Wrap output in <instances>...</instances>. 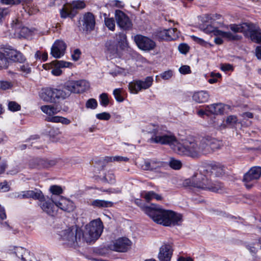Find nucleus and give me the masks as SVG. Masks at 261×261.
Returning <instances> with one entry per match:
<instances>
[{
	"mask_svg": "<svg viewBox=\"0 0 261 261\" xmlns=\"http://www.w3.org/2000/svg\"><path fill=\"white\" fill-rule=\"evenodd\" d=\"M144 212L154 222L165 226L180 225L183 221L181 214L165 210L157 205L145 207Z\"/></svg>",
	"mask_w": 261,
	"mask_h": 261,
	"instance_id": "f257e3e1",
	"label": "nucleus"
},
{
	"mask_svg": "<svg viewBox=\"0 0 261 261\" xmlns=\"http://www.w3.org/2000/svg\"><path fill=\"white\" fill-rule=\"evenodd\" d=\"M205 139L189 138L182 143H177L176 149L180 155H187L192 158H198L201 155L207 154V146Z\"/></svg>",
	"mask_w": 261,
	"mask_h": 261,
	"instance_id": "f03ea898",
	"label": "nucleus"
},
{
	"mask_svg": "<svg viewBox=\"0 0 261 261\" xmlns=\"http://www.w3.org/2000/svg\"><path fill=\"white\" fill-rule=\"evenodd\" d=\"M185 184L193 188L213 192H219L223 187L221 182L212 181L206 175L201 174H195L191 179L186 180Z\"/></svg>",
	"mask_w": 261,
	"mask_h": 261,
	"instance_id": "7ed1b4c3",
	"label": "nucleus"
},
{
	"mask_svg": "<svg viewBox=\"0 0 261 261\" xmlns=\"http://www.w3.org/2000/svg\"><path fill=\"white\" fill-rule=\"evenodd\" d=\"M147 131L152 135L148 142L152 143H159L163 145L175 144L177 140L176 138L171 135H168L166 132H163L159 126L153 124L147 126Z\"/></svg>",
	"mask_w": 261,
	"mask_h": 261,
	"instance_id": "20e7f679",
	"label": "nucleus"
},
{
	"mask_svg": "<svg viewBox=\"0 0 261 261\" xmlns=\"http://www.w3.org/2000/svg\"><path fill=\"white\" fill-rule=\"evenodd\" d=\"M61 239L68 246H79L82 240V230L76 225L72 226L60 231Z\"/></svg>",
	"mask_w": 261,
	"mask_h": 261,
	"instance_id": "39448f33",
	"label": "nucleus"
},
{
	"mask_svg": "<svg viewBox=\"0 0 261 261\" xmlns=\"http://www.w3.org/2000/svg\"><path fill=\"white\" fill-rule=\"evenodd\" d=\"M103 229V223L99 218L91 221L85 226V231H82V240L87 243L94 242L100 236Z\"/></svg>",
	"mask_w": 261,
	"mask_h": 261,
	"instance_id": "423d86ee",
	"label": "nucleus"
},
{
	"mask_svg": "<svg viewBox=\"0 0 261 261\" xmlns=\"http://www.w3.org/2000/svg\"><path fill=\"white\" fill-rule=\"evenodd\" d=\"M86 5L83 1H73L71 5H64L60 10V15L62 18H73L77 13V9H83Z\"/></svg>",
	"mask_w": 261,
	"mask_h": 261,
	"instance_id": "0eeeda50",
	"label": "nucleus"
},
{
	"mask_svg": "<svg viewBox=\"0 0 261 261\" xmlns=\"http://www.w3.org/2000/svg\"><path fill=\"white\" fill-rule=\"evenodd\" d=\"M261 176V167L254 166L244 175L243 181L248 189H251Z\"/></svg>",
	"mask_w": 261,
	"mask_h": 261,
	"instance_id": "6e6552de",
	"label": "nucleus"
},
{
	"mask_svg": "<svg viewBox=\"0 0 261 261\" xmlns=\"http://www.w3.org/2000/svg\"><path fill=\"white\" fill-rule=\"evenodd\" d=\"M66 87L67 89H70L71 93H81L89 90L90 84L84 80L69 81L66 82Z\"/></svg>",
	"mask_w": 261,
	"mask_h": 261,
	"instance_id": "1a4fd4ad",
	"label": "nucleus"
},
{
	"mask_svg": "<svg viewBox=\"0 0 261 261\" xmlns=\"http://www.w3.org/2000/svg\"><path fill=\"white\" fill-rule=\"evenodd\" d=\"M153 78L146 77L144 81L136 80L129 83L128 88L131 93L137 94L139 91L149 88L152 84Z\"/></svg>",
	"mask_w": 261,
	"mask_h": 261,
	"instance_id": "9d476101",
	"label": "nucleus"
},
{
	"mask_svg": "<svg viewBox=\"0 0 261 261\" xmlns=\"http://www.w3.org/2000/svg\"><path fill=\"white\" fill-rule=\"evenodd\" d=\"M132 242L127 238H118L109 245V248L113 251L125 252L130 248Z\"/></svg>",
	"mask_w": 261,
	"mask_h": 261,
	"instance_id": "9b49d317",
	"label": "nucleus"
},
{
	"mask_svg": "<svg viewBox=\"0 0 261 261\" xmlns=\"http://www.w3.org/2000/svg\"><path fill=\"white\" fill-rule=\"evenodd\" d=\"M134 41L138 47L143 50H152L156 45L152 40L141 35H136L134 37Z\"/></svg>",
	"mask_w": 261,
	"mask_h": 261,
	"instance_id": "f8f14e48",
	"label": "nucleus"
},
{
	"mask_svg": "<svg viewBox=\"0 0 261 261\" xmlns=\"http://www.w3.org/2000/svg\"><path fill=\"white\" fill-rule=\"evenodd\" d=\"M57 163L56 160H48L41 158H34L30 161L29 166L31 168H48L55 166Z\"/></svg>",
	"mask_w": 261,
	"mask_h": 261,
	"instance_id": "ddd939ff",
	"label": "nucleus"
},
{
	"mask_svg": "<svg viewBox=\"0 0 261 261\" xmlns=\"http://www.w3.org/2000/svg\"><path fill=\"white\" fill-rule=\"evenodd\" d=\"M245 37L253 42L261 44V29L256 24L250 22Z\"/></svg>",
	"mask_w": 261,
	"mask_h": 261,
	"instance_id": "4468645a",
	"label": "nucleus"
},
{
	"mask_svg": "<svg viewBox=\"0 0 261 261\" xmlns=\"http://www.w3.org/2000/svg\"><path fill=\"white\" fill-rule=\"evenodd\" d=\"M115 17L117 25L124 30L131 28L132 24L128 16L123 12L116 10L115 12Z\"/></svg>",
	"mask_w": 261,
	"mask_h": 261,
	"instance_id": "2eb2a0df",
	"label": "nucleus"
},
{
	"mask_svg": "<svg viewBox=\"0 0 261 261\" xmlns=\"http://www.w3.org/2000/svg\"><path fill=\"white\" fill-rule=\"evenodd\" d=\"M104 51L111 59L117 58L119 56L118 43L114 39H108L105 43Z\"/></svg>",
	"mask_w": 261,
	"mask_h": 261,
	"instance_id": "dca6fc26",
	"label": "nucleus"
},
{
	"mask_svg": "<svg viewBox=\"0 0 261 261\" xmlns=\"http://www.w3.org/2000/svg\"><path fill=\"white\" fill-rule=\"evenodd\" d=\"M82 28L84 31L90 32L94 30L95 26V17L91 12L85 13L81 20Z\"/></svg>",
	"mask_w": 261,
	"mask_h": 261,
	"instance_id": "f3484780",
	"label": "nucleus"
},
{
	"mask_svg": "<svg viewBox=\"0 0 261 261\" xmlns=\"http://www.w3.org/2000/svg\"><path fill=\"white\" fill-rule=\"evenodd\" d=\"M167 166V163L158 161L156 160H151L150 161H146L142 168L144 170H149L155 172H160L162 168L165 167Z\"/></svg>",
	"mask_w": 261,
	"mask_h": 261,
	"instance_id": "a211bd4d",
	"label": "nucleus"
},
{
	"mask_svg": "<svg viewBox=\"0 0 261 261\" xmlns=\"http://www.w3.org/2000/svg\"><path fill=\"white\" fill-rule=\"evenodd\" d=\"M66 47V44L63 41L58 40L53 45L50 54L55 58H60L64 55Z\"/></svg>",
	"mask_w": 261,
	"mask_h": 261,
	"instance_id": "6ab92c4d",
	"label": "nucleus"
},
{
	"mask_svg": "<svg viewBox=\"0 0 261 261\" xmlns=\"http://www.w3.org/2000/svg\"><path fill=\"white\" fill-rule=\"evenodd\" d=\"M5 55L7 56L9 60L17 63H22L26 61L25 57L19 51L12 48H6Z\"/></svg>",
	"mask_w": 261,
	"mask_h": 261,
	"instance_id": "aec40b11",
	"label": "nucleus"
},
{
	"mask_svg": "<svg viewBox=\"0 0 261 261\" xmlns=\"http://www.w3.org/2000/svg\"><path fill=\"white\" fill-rule=\"evenodd\" d=\"M41 207L44 212L50 216L54 217L57 213L58 210L56 201L53 199L41 202Z\"/></svg>",
	"mask_w": 261,
	"mask_h": 261,
	"instance_id": "412c9836",
	"label": "nucleus"
},
{
	"mask_svg": "<svg viewBox=\"0 0 261 261\" xmlns=\"http://www.w3.org/2000/svg\"><path fill=\"white\" fill-rule=\"evenodd\" d=\"M172 252V246L169 244H164L160 248L158 258L160 261H170Z\"/></svg>",
	"mask_w": 261,
	"mask_h": 261,
	"instance_id": "4be33fe9",
	"label": "nucleus"
},
{
	"mask_svg": "<svg viewBox=\"0 0 261 261\" xmlns=\"http://www.w3.org/2000/svg\"><path fill=\"white\" fill-rule=\"evenodd\" d=\"M202 139H205V144L207 146V154L210 153L211 150L214 151L216 149H219L222 145L221 141L218 140L211 136H207L202 137Z\"/></svg>",
	"mask_w": 261,
	"mask_h": 261,
	"instance_id": "5701e85b",
	"label": "nucleus"
},
{
	"mask_svg": "<svg viewBox=\"0 0 261 261\" xmlns=\"http://www.w3.org/2000/svg\"><path fill=\"white\" fill-rule=\"evenodd\" d=\"M51 64L54 67L51 70V73L56 76H59L62 74V71L60 69L61 68L70 67L72 65V63L62 60L53 61L51 62Z\"/></svg>",
	"mask_w": 261,
	"mask_h": 261,
	"instance_id": "b1692460",
	"label": "nucleus"
},
{
	"mask_svg": "<svg viewBox=\"0 0 261 261\" xmlns=\"http://www.w3.org/2000/svg\"><path fill=\"white\" fill-rule=\"evenodd\" d=\"M57 209L60 208L61 210L68 213L73 211L75 208L74 203L67 199L61 197L58 201H56Z\"/></svg>",
	"mask_w": 261,
	"mask_h": 261,
	"instance_id": "393cba45",
	"label": "nucleus"
},
{
	"mask_svg": "<svg viewBox=\"0 0 261 261\" xmlns=\"http://www.w3.org/2000/svg\"><path fill=\"white\" fill-rule=\"evenodd\" d=\"M53 92L55 102H56L57 100L65 99L68 97L71 94L70 89H67L66 87V83L62 89L53 88Z\"/></svg>",
	"mask_w": 261,
	"mask_h": 261,
	"instance_id": "a878e982",
	"label": "nucleus"
},
{
	"mask_svg": "<svg viewBox=\"0 0 261 261\" xmlns=\"http://www.w3.org/2000/svg\"><path fill=\"white\" fill-rule=\"evenodd\" d=\"M15 197L20 198H32L34 199H38L40 201L44 198L42 193L40 191L35 192L32 190L23 191L22 192V194H18V195L17 196L15 195Z\"/></svg>",
	"mask_w": 261,
	"mask_h": 261,
	"instance_id": "bb28decb",
	"label": "nucleus"
},
{
	"mask_svg": "<svg viewBox=\"0 0 261 261\" xmlns=\"http://www.w3.org/2000/svg\"><path fill=\"white\" fill-rule=\"evenodd\" d=\"M39 96L44 101L55 102L53 88L48 87L42 88Z\"/></svg>",
	"mask_w": 261,
	"mask_h": 261,
	"instance_id": "cd10ccee",
	"label": "nucleus"
},
{
	"mask_svg": "<svg viewBox=\"0 0 261 261\" xmlns=\"http://www.w3.org/2000/svg\"><path fill=\"white\" fill-rule=\"evenodd\" d=\"M11 25L15 32L19 33L21 37H25V36L29 35L30 33V31L28 28L21 27L18 19L13 20Z\"/></svg>",
	"mask_w": 261,
	"mask_h": 261,
	"instance_id": "c85d7f7f",
	"label": "nucleus"
},
{
	"mask_svg": "<svg viewBox=\"0 0 261 261\" xmlns=\"http://www.w3.org/2000/svg\"><path fill=\"white\" fill-rule=\"evenodd\" d=\"M209 97L210 94L208 92L206 91H200L195 92L192 96L193 100L198 103L206 102L208 101Z\"/></svg>",
	"mask_w": 261,
	"mask_h": 261,
	"instance_id": "c756f323",
	"label": "nucleus"
},
{
	"mask_svg": "<svg viewBox=\"0 0 261 261\" xmlns=\"http://www.w3.org/2000/svg\"><path fill=\"white\" fill-rule=\"evenodd\" d=\"M249 24L250 22H244L239 24H230L229 27L233 33H242L245 36Z\"/></svg>",
	"mask_w": 261,
	"mask_h": 261,
	"instance_id": "7c9ffc66",
	"label": "nucleus"
},
{
	"mask_svg": "<svg viewBox=\"0 0 261 261\" xmlns=\"http://www.w3.org/2000/svg\"><path fill=\"white\" fill-rule=\"evenodd\" d=\"M177 32V29L175 28H171L168 30H165L161 32L160 35L163 39L171 41L176 39L177 37L175 33Z\"/></svg>",
	"mask_w": 261,
	"mask_h": 261,
	"instance_id": "2f4dec72",
	"label": "nucleus"
},
{
	"mask_svg": "<svg viewBox=\"0 0 261 261\" xmlns=\"http://www.w3.org/2000/svg\"><path fill=\"white\" fill-rule=\"evenodd\" d=\"M14 253L18 258H20L22 261H31L30 257H25L24 255H29L28 251L21 247H14Z\"/></svg>",
	"mask_w": 261,
	"mask_h": 261,
	"instance_id": "473e14b6",
	"label": "nucleus"
},
{
	"mask_svg": "<svg viewBox=\"0 0 261 261\" xmlns=\"http://www.w3.org/2000/svg\"><path fill=\"white\" fill-rule=\"evenodd\" d=\"M206 111L211 114L218 115L223 113L224 109L221 103H214L206 107Z\"/></svg>",
	"mask_w": 261,
	"mask_h": 261,
	"instance_id": "72a5a7b5",
	"label": "nucleus"
},
{
	"mask_svg": "<svg viewBox=\"0 0 261 261\" xmlns=\"http://www.w3.org/2000/svg\"><path fill=\"white\" fill-rule=\"evenodd\" d=\"M91 205L98 208L110 207L113 206V203L109 201L96 199L92 202Z\"/></svg>",
	"mask_w": 261,
	"mask_h": 261,
	"instance_id": "f704fd0d",
	"label": "nucleus"
},
{
	"mask_svg": "<svg viewBox=\"0 0 261 261\" xmlns=\"http://www.w3.org/2000/svg\"><path fill=\"white\" fill-rule=\"evenodd\" d=\"M41 110L43 113L49 116V117H51L60 112L59 109L54 106H43L41 107Z\"/></svg>",
	"mask_w": 261,
	"mask_h": 261,
	"instance_id": "c9c22d12",
	"label": "nucleus"
},
{
	"mask_svg": "<svg viewBox=\"0 0 261 261\" xmlns=\"http://www.w3.org/2000/svg\"><path fill=\"white\" fill-rule=\"evenodd\" d=\"M17 70L24 74H28L31 72V67L30 64L26 61L22 63H18L16 65Z\"/></svg>",
	"mask_w": 261,
	"mask_h": 261,
	"instance_id": "e433bc0d",
	"label": "nucleus"
},
{
	"mask_svg": "<svg viewBox=\"0 0 261 261\" xmlns=\"http://www.w3.org/2000/svg\"><path fill=\"white\" fill-rule=\"evenodd\" d=\"M116 36L117 43L119 44L121 49H124L128 46L126 35L123 33H119L118 34H116Z\"/></svg>",
	"mask_w": 261,
	"mask_h": 261,
	"instance_id": "4c0bfd02",
	"label": "nucleus"
},
{
	"mask_svg": "<svg viewBox=\"0 0 261 261\" xmlns=\"http://www.w3.org/2000/svg\"><path fill=\"white\" fill-rule=\"evenodd\" d=\"M9 59L4 50L3 53H0V67L6 69L9 66Z\"/></svg>",
	"mask_w": 261,
	"mask_h": 261,
	"instance_id": "58836bf2",
	"label": "nucleus"
},
{
	"mask_svg": "<svg viewBox=\"0 0 261 261\" xmlns=\"http://www.w3.org/2000/svg\"><path fill=\"white\" fill-rule=\"evenodd\" d=\"M223 38L227 39L228 41H239L242 38V37L230 32H225Z\"/></svg>",
	"mask_w": 261,
	"mask_h": 261,
	"instance_id": "ea45409f",
	"label": "nucleus"
},
{
	"mask_svg": "<svg viewBox=\"0 0 261 261\" xmlns=\"http://www.w3.org/2000/svg\"><path fill=\"white\" fill-rule=\"evenodd\" d=\"M167 165H169L173 169L178 170L181 168L182 163L179 160L171 158L169 163H167Z\"/></svg>",
	"mask_w": 261,
	"mask_h": 261,
	"instance_id": "a19ab883",
	"label": "nucleus"
},
{
	"mask_svg": "<svg viewBox=\"0 0 261 261\" xmlns=\"http://www.w3.org/2000/svg\"><path fill=\"white\" fill-rule=\"evenodd\" d=\"M212 172L219 176L224 173V167L220 164L214 165L212 167Z\"/></svg>",
	"mask_w": 261,
	"mask_h": 261,
	"instance_id": "79ce46f5",
	"label": "nucleus"
},
{
	"mask_svg": "<svg viewBox=\"0 0 261 261\" xmlns=\"http://www.w3.org/2000/svg\"><path fill=\"white\" fill-rule=\"evenodd\" d=\"M154 192L151 191H143L141 193V196L142 198H144L147 202H149L152 199H154Z\"/></svg>",
	"mask_w": 261,
	"mask_h": 261,
	"instance_id": "37998d69",
	"label": "nucleus"
},
{
	"mask_svg": "<svg viewBox=\"0 0 261 261\" xmlns=\"http://www.w3.org/2000/svg\"><path fill=\"white\" fill-rule=\"evenodd\" d=\"M104 182H108L110 184H114L115 182V175L112 173L108 172L105 176L101 179Z\"/></svg>",
	"mask_w": 261,
	"mask_h": 261,
	"instance_id": "c03bdc74",
	"label": "nucleus"
},
{
	"mask_svg": "<svg viewBox=\"0 0 261 261\" xmlns=\"http://www.w3.org/2000/svg\"><path fill=\"white\" fill-rule=\"evenodd\" d=\"M105 22L106 27L111 31H114L115 28V20L113 18H105Z\"/></svg>",
	"mask_w": 261,
	"mask_h": 261,
	"instance_id": "a18cd8bd",
	"label": "nucleus"
},
{
	"mask_svg": "<svg viewBox=\"0 0 261 261\" xmlns=\"http://www.w3.org/2000/svg\"><path fill=\"white\" fill-rule=\"evenodd\" d=\"M21 109V106L15 101H9L8 103V109L12 112H15L19 111Z\"/></svg>",
	"mask_w": 261,
	"mask_h": 261,
	"instance_id": "49530a36",
	"label": "nucleus"
},
{
	"mask_svg": "<svg viewBox=\"0 0 261 261\" xmlns=\"http://www.w3.org/2000/svg\"><path fill=\"white\" fill-rule=\"evenodd\" d=\"M128 158L127 157H123L121 156H116L114 157H107L106 158V160L107 162H112V161H117V162H121L124 161L127 162L128 161Z\"/></svg>",
	"mask_w": 261,
	"mask_h": 261,
	"instance_id": "de8ad7c7",
	"label": "nucleus"
},
{
	"mask_svg": "<svg viewBox=\"0 0 261 261\" xmlns=\"http://www.w3.org/2000/svg\"><path fill=\"white\" fill-rule=\"evenodd\" d=\"M97 107V102L95 99L90 98L86 103V107L88 109H95Z\"/></svg>",
	"mask_w": 261,
	"mask_h": 261,
	"instance_id": "09e8293b",
	"label": "nucleus"
},
{
	"mask_svg": "<svg viewBox=\"0 0 261 261\" xmlns=\"http://www.w3.org/2000/svg\"><path fill=\"white\" fill-rule=\"evenodd\" d=\"M49 190L53 194L57 195H59L62 194L63 192L62 188L60 186L57 185H53L50 186Z\"/></svg>",
	"mask_w": 261,
	"mask_h": 261,
	"instance_id": "8fccbe9b",
	"label": "nucleus"
},
{
	"mask_svg": "<svg viewBox=\"0 0 261 261\" xmlns=\"http://www.w3.org/2000/svg\"><path fill=\"white\" fill-rule=\"evenodd\" d=\"M100 103L101 105L103 107H107L109 103V99L108 98V94L106 93H103L100 95Z\"/></svg>",
	"mask_w": 261,
	"mask_h": 261,
	"instance_id": "3c124183",
	"label": "nucleus"
},
{
	"mask_svg": "<svg viewBox=\"0 0 261 261\" xmlns=\"http://www.w3.org/2000/svg\"><path fill=\"white\" fill-rule=\"evenodd\" d=\"M13 86L11 82L5 81H0V89L2 90H6L11 89Z\"/></svg>",
	"mask_w": 261,
	"mask_h": 261,
	"instance_id": "603ef678",
	"label": "nucleus"
},
{
	"mask_svg": "<svg viewBox=\"0 0 261 261\" xmlns=\"http://www.w3.org/2000/svg\"><path fill=\"white\" fill-rule=\"evenodd\" d=\"M113 94L116 100L118 102H122L124 100L121 94L120 89H115L113 91Z\"/></svg>",
	"mask_w": 261,
	"mask_h": 261,
	"instance_id": "864d4df0",
	"label": "nucleus"
},
{
	"mask_svg": "<svg viewBox=\"0 0 261 261\" xmlns=\"http://www.w3.org/2000/svg\"><path fill=\"white\" fill-rule=\"evenodd\" d=\"M238 121V119L236 116L230 115L227 117L226 119V123L230 126L233 125Z\"/></svg>",
	"mask_w": 261,
	"mask_h": 261,
	"instance_id": "5fc2aeb1",
	"label": "nucleus"
},
{
	"mask_svg": "<svg viewBox=\"0 0 261 261\" xmlns=\"http://www.w3.org/2000/svg\"><path fill=\"white\" fill-rule=\"evenodd\" d=\"M221 77V75L219 73H214L213 72L211 73V78L208 79V82L210 84L216 83L218 81V78H220Z\"/></svg>",
	"mask_w": 261,
	"mask_h": 261,
	"instance_id": "6e6d98bb",
	"label": "nucleus"
},
{
	"mask_svg": "<svg viewBox=\"0 0 261 261\" xmlns=\"http://www.w3.org/2000/svg\"><path fill=\"white\" fill-rule=\"evenodd\" d=\"M256 246L258 247V244H252L246 246L247 248L249 250L250 252L252 254V255H254L257 251V247Z\"/></svg>",
	"mask_w": 261,
	"mask_h": 261,
	"instance_id": "4d7b16f0",
	"label": "nucleus"
},
{
	"mask_svg": "<svg viewBox=\"0 0 261 261\" xmlns=\"http://www.w3.org/2000/svg\"><path fill=\"white\" fill-rule=\"evenodd\" d=\"M96 117L99 120H108L111 118V115L107 112H103L96 114Z\"/></svg>",
	"mask_w": 261,
	"mask_h": 261,
	"instance_id": "13d9d810",
	"label": "nucleus"
},
{
	"mask_svg": "<svg viewBox=\"0 0 261 261\" xmlns=\"http://www.w3.org/2000/svg\"><path fill=\"white\" fill-rule=\"evenodd\" d=\"M178 50L180 53L186 54L189 50V46L186 43H181L178 46Z\"/></svg>",
	"mask_w": 261,
	"mask_h": 261,
	"instance_id": "bf43d9fd",
	"label": "nucleus"
},
{
	"mask_svg": "<svg viewBox=\"0 0 261 261\" xmlns=\"http://www.w3.org/2000/svg\"><path fill=\"white\" fill-rule=\"evenodd\" d=\"M50 137H55L61 134L59 128L53 127L47 132Z\"/></svg>",
	"mask_w": 261,
	"mask_h": 261,
	"instance_id": "052dcab7",
	"label": "nucleus"
},
{
	"mask_svg": "<svg viewBox=\"0 0 261 261\" xmlns=\"http://www.w3.org/2000/svg\"><path fill=\"white\" fill-rule=\"evenodd\" d=\"M10 12L9 8H0V21L7 16Z\"/></svg>",
	"mask_w": 261,
	"mask_h": 261,
	"instance_id": "680f3d73",
	"label": "nucleus"
},
{
	"mask_svg": "<svg viewBox=\"0 0 261 261\" xmlns=\"http://www.w3.org/2000/svg\"><path fill=\"white\" fill-rule=\"evenodd\" d=\"M179 71L180 73L182 74H186L191 73V70L190 67L188 65L181 66L179 68Z\"/></svg>",
	"mask_w": 261,
	"mask_h": 261,
	"instance_id": "e2e57ef3",
	"label": "nucleus"
},
{
	"mask_svg": "<svg viewBox=\"0 0 261 261\" xmlns=\"http://www.w3.org/2000/svg\"><path fill=\"white\" fill-rule=\"evenodd\" d=\"M206 18L208 20H216L220 19L222 16L220 14H206Z\"/></svg>",
	"mask_w": 261,
	"mask_h": 261,
	"instance_id": "0e129e2a",
	"label": "nucleus"
},
{
	"mask_svg": "<svg viewBox=\"0 0 261 261\" xmlns=\"http://www.w3.org/2000/svg\"><path fill=\"white\" fill-rule=\"evenodd\" d=\"M191 37L195 42L202 46H206L208 44V43L202 39H201L195 36H192Z\"/></svg>",
	"mask_w": 261,
	"mask_h": 261,
	"instance_id": "69168bd1",
	"label": "nucleus"
},
{
	"mask_svg": "<svg viewBox=\"0 0 261 261\" xmlns=\"http://www.w3.org/2000/svg\"><path fill=\"white\" fill-rule=\"evenodd\" d=\"M10 189V188L6 181L0 183V192H8Z\"/></svg>",
	"mask_w": 261,
	"mask_h": 261,
	"instance_id": "338daca9",
	"label": "nucleus"
},
{
	"mask_svg": "<svg viewBox=\"0 0 261 261\" xmlns=\"http://www.w3.org/2000/svg\"><path fill=\"white\" fill-rule=\"evenodd\" d=\"M81 55V51L79 49H75L73 51L71 57L73 60L76 61L79 60L80 56Z\"/></svg>",
	"mask_w": 261,
	"mask_h": 261,
	"instance_id": "774afa93",
	"label": "nucleus"
}]
</instances>
